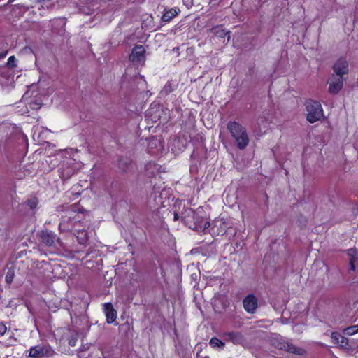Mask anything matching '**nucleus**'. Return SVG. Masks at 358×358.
I'll use <instances>...</instances> for the list:
<instances>
[{
    "label": "nucleus",
    "mask_w": 358,
    "mask_h": 358,
    "mask_svg": "<svg viewBox=\"0 0 358 358\" xmlns=\"http://www.w3.org/2000/svg\"><path fill=\"white\" fill-rule=\"evenodd\" d=\"M336 76H333L329 86L330 94H336L343 85V76L348 73V64L343 58L338 59L333 66Z\"/></svg>",
    "instance_id": "nucleus-1"
},
{
    "label": "nucleus",
    "mask_w": 358,
    "mask_h": 358,
    "mask_svg": "<svg viewBox=\"0 0 358 358\" xmlns=\"http://www.w3.org/2000/svg\"><path fill=\"white\" fill-rule=\"evenodd\" d=\"M182 219L185 224L192 229H204L209 226V222L203 216L202 209L199 208L194 211L191 208H187L183 212Z\"/></svg>",
    "instance_id": "nucleus-2"
},
{
    "label": "nucleus",
    "mask_w": 358,
    "mask_h": 358,
    "mask_svg": "<svg viewBox=\"0 0 358 358\" xmlns=\"http://www.w3.org/2000/svg\"><path fill=\"white\" fill-rule=\"evenodd\" d=\"M227 129L234 138L237 147L245 149L249 143V138L246 129L236 122H229L227 124Z\"/></svg>",
    "instance_id": "nucleus-3"
},
{
    "label": "nucleus",
    "mask_w": 358,
    "mask_h": 358,
    "mask_svg": "<svg viewBox=\"0 0 358 358\" xmlns=\"http://www.w3.org/2000/svg\"><path fill=\"white\" fill-rule=\"evenodd\" d=\"M306 110L307 112L306 120L310 123H315L324 116L322 105L317 101H308L306 103Z\"/></svg>",
    "instance_id": "nucleus-4"
},
{
    "label": "nucleus",
    "mask_w": 358,
    "mask_h": 358,
    "mask_svg": "<svg viewBox=\"0 0 358 358\" xmlns=\"http://www.w3.org/2000/svg\"><path fill=\"white\" fill-rule=\"evenodd\" d=\"M71 216L69 218H66L65 217H62V220L59 224V229L63 231H72L73 234L76 236L78 242L80 244H85L88 240V235L85 231H82L80 232V223L76 222L73 225L69 224V220L71 219Z\"/></svg>",
    "instance_id": "nucleus-5"
},
{
    "label": "nucleus",
    "mask_w": 358,
    "mask_h": 358,
    "mask_svg": "<svg viewBox=\"0 0 358 358\" xmlns=\"http://www.w3.org/2000/svg\"><path fill=\"white\" fill-rule=\"evenodd\" d=\"M272 344L279 350H285L296 355H303L306 353L305 350L295 346L293 343L282 338L274 339Z\"/></svg>",
    "instance_id": "nucleus-6"
},
{
    "label": "nucleus",
    "mask_w": 358,
    "mask_h": 358,
    "mask_svg": "<svg viewBox=\"0 0 358 358\" xmlns=\"http://www.w3.org/2000/svg\"><path fill=\"white\" fill-rule=\"evenodd\" d=\"M145 50L142 45H136L129 55V60L135 64H144Z\"/></svg>",
    "instance_id": "nucleus-7"
},
{
    "label": "nucleus",
    "mask_w": 358,
    "mask_h": 358,
    "mask_svg": "<svg viewBox=\"0 0 358 358\" xmlns=\"http://www.w3.org/2000/svg\"><path fill=\"white\" fill-rule=\"evenodd\" d=\"M243 305L247 313H254L258 306L257 299L253 294H250L243 300Z\"/></svg>",
    "instance_id": "nucleus-8"
},
{
    "label": "nucleus",
    "mask_w": 358,
    "mask_h": 358,
    "mask_svg": "<svg viewBox=\"0 0 358 358\" xmlns=\"http://www.w3.org/2000/svg\"><path fill=\"white\" fill-rule=\"evenodd\" d=\"M41 241L48 246H52L57 241L56 235L48 231H42L40 234Z\"/></svg>",
    "instance_id": "nucleus-9"
},
{
    "label": "nucleus",
    "mask_w": 358,
    "mask_h": 358,
    "mask_svg": "<svg viewBox=\"0 0 358 358\" xmlns=\"http://www.w3.org/2000/svg\"><path fill=\"white\" fill-rule=\"evenodd\" d=\"M234 344L243 345L245 341L243 335L240 332L225 333V337Z\"/></svg>",
    "instance_id": "nucleus-10"
},
{
    "label": "nucleus",
    "mask_w": 358,
    "mask_h": 358,
    "mask_svg": "<svg viewBox=\"0 0 358 358\" xmlns=\"http://www.w3.org/2000/svg\"><path fill=\"white\" fill-rule=\"evenodd\" d=\"M104 312L108 323H112L116 320L117 313L110 303H106L104 304Z\"/></svg>",
    "instance_id": "nucleus-11"
},
{
    "label": "nucleus",
    "mask_w": 358,
    "mask_h": 358,
    "mask_svg": "<svg viewBox=\"0 0 358 358\" xmlns=\"http://www.w3.org/2000/svg\"><path fill=\"white\" fill-rule=\"evenodd\" d=\"M48 353V350L42 345L31 348L29 356L31 358H42Z\"/></svg>",
    "instance_id": "nucleus-12"
},
{
    "label": "nucleus",
    "mask_w": 358,
    "mask_h": 358,
    "mask_svg": "<svg viewBox=\"0 0 358 358\" xmlns=\"http://www.w3.org/2000/svg\"><path fill=\"white\" fill-rule=\"evenodd\" d=\"M160 166L154 163L150 162L145 165V171L149 177H155L159 173Z\"/></svg>",
    "instance_id": "nucleus-13"
},
{
    "label": "nucleus",
    "mask_w": 358,
    "mask_h": 358,
    "mask_svg": "<svg viewBox=\"0 0 358 358\" xmlns=\"http://www.w3.org/2000/svg\"><path fill=\"white\" fill-rule=\"evenodd\" d=\"M74 173V171L67 164H63L59 169L60 177L64 179L69 178Z\"/></svg>",
    "instance_id": "nucleus-14"
},
{
    "label": "nucleus",
    "mask_w": 358,
    "mask_h": 358,
    "mask_svg": "<svg viewBox=\"0 0 358 358\" xmlns=\"http://www.w3.org/2000/svg\"><path fill=\"white\" fill-rule=\"evenodd\" d=\"M119 169L122 172H127L132 166L129 159L121 158L117 163Z\"/></svg>",
    "instance_id": "nucleus-15"
},
{
    "label": "nucleus",
    "mask_w": 358,
    "mask_h": 358,
    "mask_svg": "<svg viewBox=\"0 0 358 358\" xmlns=\"http://www.w3.org/2000/svg\"><path fill=\"white\" fill-rule=\"evenodd\" d=\"M178 13L175 9H170L162 15V20L165 22H169Z\"/></svg>",
    "instance_id": "nucleus-16"
},
{
    "label": "nucleus",
    "mask_w": 358,
    "mask_h": 358,
    "mask_svg": "<svg viewBox=\"0 0 358 358\" xmlns=\"http://www.w3.org/2000/svg\"><path fill=\"white\" fill-rule=\"evenodd\" d=\"M357 333H358V324L350 326L343 330V334L348 336H352Z\"/></svg>",
    "instance_id": "nucleus-17"
},
{
    "label": "nucleus",
    "mask_w": 358,
    "mask_h": 358,
    "mask_svg": "<svg viewBox=\"0 0 358 358\" xmlns=\"http://www.w3.org/2000/svg\"><path fill=\"white\" fill-rule=\"evenodd\" d=\"M209 344L213 348H220L224 345V343L217 338H212Z\"/></svg>",
    "instance_id": "nucleus-18"
},
{
    "label": "nucleus",
    "mask_w": 358,
    "mask_h": 358,
    "mask_svg": "<svg viewBox=\"0 0 358 358\" xmlns=\"http://www.w3.org/2000/svg\"><path fill=\"white\" fill-rule=\"evenodd\" d=\"M173 91V87L172 86L171 83H168L164 85V87L162 90L160 94L163 96H166Z\"/></svg>",
    "instance_id": "nucleus-19"
},
{
    "label": "nucleus",
    "mask_w": 358,
    "mask_h": 358,
    "mask_svg": "<svg viewBox=\"0 0 358 358\" xmlns=\"http://www.w3.org/2000/svg\"><path fill=\"white\" fill-rule=\"evenodd\" d=\"M14 277V271L12 269H8L6 275V281L7 283L10 284L13 282Z\"/></svg>",
    "instance_id": "nucleus-20"
},
{
    "label": "nucleus",
    "mask_w": 358,
    "mask_h": 358,
    "mask_svg": "<svg viewBox=\"0 0 358 358\" xmlns=\"http://www.w3.org/2000/svg\"><path fill=\"white\" fill-rule=\"evenodd\" d=\"M7 66L10 67V68H13V67H15L17 66L16 65V58L15 57V56H10L8 59Z\"/></svg>",
    "instance_id": "nucleus-21"
},
{
    "label": "nucleus",
    "mask_w": 358,
    "mask_h": 358,
    "mask_svg": "<svg viewBox=\"0 0 358 358\" xmlns=\"http://www.w3.org/2000/svg\"><path fill=\"white\" fill-rule=\"evenodd\" d=\"M38 204L37 199L36 198L31 199L28 201V205L31 209H34L36 207Z\"/></svg>",
    "instance_id": "nucleus-22"
},
{
    "label": "nucleus",
    "mask_w": 358,
    "mask_h": 358,
    "mask_svg": "<svg viewBox=\"0 0 358 358\" xmlns=\"http://www.w3.org/2000/svg\"><path fill=\"white\" fill-rule=\"evenodd\" d=\"M348 255L351 257V258L355 260L356 257L357 255V252L355 249H349L348 250Z\"/></svg>",
    "instance_id": "nucleus-23"
},
{
    "label": "nucleus",
    "mask_w": 358,
    "mask_h": 358,
    "mask_svg": "<svg viewBox=\"0 0 358 358\" xmlns=\"http://www.w3.org/2000/svg\"><path fill=\"white\" fill-rule=\"evenodd\" d=\"M7 331V327L3 323H0V335L3 336Z\"/></svg>",
    "instance_id": "nucleus-24"
},
{
    "label": "nucleus",
    "mask_w": 358,
    "mask_h": 358,
    "mask_svg": "<svg viewBox=\"0 0 358 358\" xmlns=\"http://www.w3.org/2000/svg\"><path fill=\"white\" fill-rule=\"evenodd\" d=\"M350 270L352 271H355V259L352 258L350 259Z\"/></svg>",
    "instance_id": "nucleus-25"
},
{
    "label": "nucleus",
    "mask_w": 358,
    "mask_h": 358,
    "mask_svg": "<svg viewBox=\"0 0 358 358\" xmlns=\"http://www.w3.org/2000/svg\"><path fill=\"white\" fill-rule=\"evenodd\" d=\"M8 54V51L6 50H3L2 52H0V60L3 58H4Z\"/></svg>",
    "instance_id": "nucleus-26"
},
{
    "label": "nucleus",
    "mask_w": 358,
    "mask_h": 358,
    "mask_svg": "<svg viewBox=\"0 0 358 358\" xmlns=\"http://www.w3.org/2000/svg\"><path fill=\"white\" fill-rule=\"evenodd\" d=\"M210 4L211 5V6H215L218 4V1L217 0H211L210 1Z\"/></svg>",
    "instance_id": "nucleus-27"
},
{
    "label": "nucleus",
    "mask_w": 358,
    "mask_h": 358,
    "mask_svg": "<svg viewBox=\"0 0 358 358\" xmlns=\"http://www.w3.org/2000/svg\"><path fill=\"white\" fill-rule=\"evenodd\" d=\"M178 218H179V216H178V213H174V220H178Z\"/></svg>",
    "instance_id": "nucleus-28"
},
{
    "label": "nucleus",
    "mask_w": 358,
    "mask_h": 358,
    "mask_svg": "<svg viewBox=\"0 0 358 358\" xmlns=\"http://www.w3.org/2000/svg\"><path fill=\"white\" fill-rule=\"evenodd\" d=\"M338 336L336 333H332V338H336Z\"/></svg>",
    "instance_id": "nucleus-29"
},
{
    "label": "nucleus",
    "mask_w": 358,
    "mask_h": 358,
    "mask_svg": "<svg viewBox=\"0 0 358 358\" xmlns=\"http://www.w3.org/2000/svg\"><path fill=\"white\" fill-rule=\"evenodd\" d=\"M217 299H215V300L214 301V302H213V304H214V307H215V308L217 306Z\"/></svg>",
    "instance_id": "nucleus-30"
},
{
    "label": "nucleus",
    "mask_w": 358,
    "mask_h": 358,
    "mask_svg": "<svg viewBox=\"0 0 358 358\" xmlns=\"http://www.w3.org/2000/svg\"><path fill=\"white\" fill-rule=\"evenodd\" d=\"M341 338H342V339H341V342L342 343H343L345 342V341L346 340V338H344V337H341Z\"/></svg>",
    "instance_id": "nucleus-31"
},
{
    "label": "nucleus",
    "mask_w": 358,
    "mask_h": 358,
    "mask_svg": "<svg viewBox=\"0 0 358 358\" xmlns=\"http://www.w3.org/2000/svg\"><path fill=\"white\" fill-rule=\"evenodd\" d=\"M82 231H85V230L83 229H80V232H81Z\"/></svg>",
    "instance_id": "nucleus-32"
},
{
    "label": "nucleus",
    "mask_w": 358,
    "mask_h": 358,
    "mask_svg": "<svg viewBox=\"0 0 358 358\" xmlns=\"http://www.w3.org/2000/svg\"><path fill=\"white\" fill-rule=\"evenodd\" d=\"M227 34H229V32H225V36L227 35Z\"/></svg>",
    "instance_id": "nucleus-33"
}]
</instances>
